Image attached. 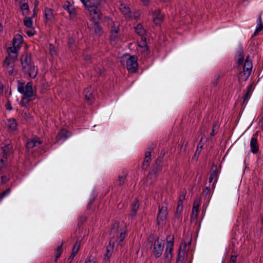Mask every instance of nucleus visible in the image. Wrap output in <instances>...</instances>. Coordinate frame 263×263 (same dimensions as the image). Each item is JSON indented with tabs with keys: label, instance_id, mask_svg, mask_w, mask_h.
I'll use <instances>...</instances> for the list:
<instances>
[{
	"label": "nucleus",
	"instance_id": "obj_1",
	"mask_svg": "<svg viewBox=\"0 0 263 263\" xmlns=\"http://www.w3.org/2000/svg\"><path fill=\"white\" fill-rule=\"evenodd\" d=\"M17 91L23 95L20 103L22 107H26L27 104L35 99L31 82H28L25 86V83L17 81Z\"/></svg>",
	"mask_w": 263,
	"mask_h": 263
},
{
	"label": "nucleus",
	"instance_id": "obj_2",
	"mask_svg": "<svg viewBox=\"0 0 263 263\" xmlns=\"http://www.w3.org/2000/svg\"><path fill=\"white\" fill-rule=\"evenodd\" d=\"M106 4V0H90L88 5V10L91 15H95L98 20H100L102 16L101 11L104 9Z\"/></svg>",
	"mask_w": 263,
	"mask_h": 263
},
{
	"label": "nucleus",
	"instance_id": "obj_3",
	"mask_svg": "<svg viewBox=\"0 0 263 263\" xmlns=\"http://www.w3.org/2000/svg\"><path fill=\"white\" fill-rule=\"evenodd\" d=\"M166 246L164 250L163 257L166 263H171L173 258V249L174 246V236H167L166 238Z\"/></svg>",
	"mask_w": 263,
	"mask_h": 263
},
{
	"label": "nucleus",
	"instance_id": "obj_4",
	"mask_svg": "<svg viewBox=\"0 0 263 263\" xmlns=\"http://www.w3.org/2000/svg\"><path fill=\"white\" fill-rule=\"evenodd\" d=\"M42 142L40 138L35 137L29 140L26 144V148L28 152L33 153L37 151L40 148Z\"/></svg>",
	"mask_w": 263,
	"mask_h": 263
},
{
	"label": "nucleus",
	"instance_id": "obj_5",
	"mask_svg": "<svg viewBox=\"0 0 263 263\" xmlns=\"http://www.w3.org/2000/svg\"><path fill=\"white\" fill-rule=\"evenodd\" d=\"M126 68L130 73L137 72L138 68L137 58L135 55H130L126 60Z\"/></svg>",
	"mask_w": 263,
	"mask_h": 263
},
{
	"label": "nucleus",
	"instance_id": "obj_6",
	"mask_svg": "<svg viewBox=\"0 0 263 263\" xmlns=\"http://www.w3.org/2000/svg\"><path fill=\"white\" fill-rule=\"evenodd\" d=\"M164 250V243L159 240L158 237L153 244V253L156 258H159L162 254Z\"/></svg>",
	"mask_w": 263,
	"mask_h": 263
},
{
	"label": "nucleus",
	"instance_id": "obj_7",
	"mask_svg": "<svg viewBox=\"0 0 263 263\" xmlns=\"http://www.w3.org/2000/svg\"><path fill=\"white\" fill-rule=\"evenodd\" d=\"M22 69L24 74L31 79H34L37 74V67L34 65V63L22 67Z\"/></svg>",
	"mask_w": 263,
	"mask_h": 263
},
{
	"label": "nucleus",
	"instance_id": "obj_8",
	"mask_svg": "<svg viewBox=\"0 0 263 263\" xmlns=\"http://www.w3.org/2000/svg\"><path fill=\"white\" fill-rule=\"evenodd\" d=\"M167 214V209L165 204L158 206V213L157 218V224L160 225L161 222L166 220Z\"/></svg>",
	"mask_w": 263,
	"mask_h": 263
},
{
	"label": "nucleus",
	"instance_id": "obj_9",
	"mask_svg": "<svg viewBox=\"0 0 263 263\" xmlns=\"http://www.w3.org/2000/svg\"><path fill=\"white\" fill-rule=\"evenodd\" d=\"M3 151L2 157L0 159V170H2L5 166V161L7 159L8 155L12 152V146L7 143L5 146L2 147Z\"/></svg>",
	"mask_w": 263,
	"mask_h": 263
},
{
	"label": "nucleus",
	"instance_id": "obj_10",
	"mask_svg": "<svg viewBox=\"0 0 263 263\" xmlns=\"http://www.w3.org/2000/svg\"><path fill=\"white\" fill-rule=\"evenodd\" d=\"M252 69V61L249 59V57H247L243 66V76L244 77V81H246L250 76Z\"/></svg>",
	"mask_w": 263,
	"mask_h": 263
},
{
	"label": "nucleus",
	"instance_id": "obj_11",
	"mask_svg": "<svg viewBox=\"0 0 263 263\" xmlns=\"http://www.w3.org/2000/svg\"><path fill=\"white\" fill-rule=\"evenodd\" d=\"M71 136L70 132L65 129H62L60 130L57 136L55 143L60 142L63 143L65 141L68 137Z\"/></svg>",
	"mask_w": 263,
	"mask_h": 263
},
{
	"label": "nucleus",
	"instance_id": "obj_12",
	"mask_svg": "<svg viewBox=\"0 0 263 263\" xmlns=\"http://www.w3.org/2000/svg\"><path fill=\"white\" fill-rule=\"evenodd\" d=\"M120 24L118 22H114L110 29V40L115 41L118 37Z\"/></svg>",
	"mask_w": 263,
	"mask_h": 263
},
{
	"label": "nucleus",
	"instance_id": "obj_13",
	"mask_svg": "<svg viewBox=\"0 0 263 263\" xmlns=\"http://www.w3.org/2000/svg\"><path fill=\"white\" fill-rule=\"evenodd\" d=\"M65 10L67 11L70 18H74L76 17L77 13L74 6L71 5L70 2L67 1L65 3L63 6Z\"/></svg>",
	"mask_w": 263,
	"mask_h": 263
},
{
	"label": "nucleus",
	"instance_id": "obj_14",
	"mask_svg": "<svg viewBox=\"0 0 263 263\" xmlns=\"http://www.w3.org/2000/svg\"><path fill=\"white\" fill-rule=\"evenodd\" d=\"M153 22L156 25H160L163 18V15L159 9H156L153 12Z\"/></svg>",
	"mask_w": 263,
	"mask_h": 263
},
{
	"label": "nucleus",
	"instance_id": "obj_15",
	"mask_svg": "<svg viewBox=\"0 0 263 263\" xmlns=\"http://www.w3.org/2000/svg\"><path fill=\"white\" fill-rule=\"evenodd\" d=\"M257 134L255 133L251 139L250 146L251 152L253 154H256L259 151V147L257 141Z\"/></svg>",
	"mask_w": 263,
	"mask_h": 263
},
{
	"label": "nucleus",
	"instance_id": "obj_16",
	"mask_svg": "<svg viewBox=\"0 0 263 263\" xmlns=\"http://www.w3.org/2000/svg\"><path fill=\"white\" fill-rule=\"evenodd\" d=\"M33 63H34L32 62L31 59V54L26 52L22 55L21 57V64L22 67Z\"/></svg>",
	"mask_w": 263,
	"mask_h": 263
},
{
	"label": "nucleus",
	"instance_id": "obj_17",
	"mask_svg": "<svg viewBox=\"0 0 263 263\" xmlns=\"http://www.w3.org/2000/svg\"><path fill=\"white\" fill-rule=\"evenodd\" d=\"M218 180V171L216 166H213L212 168L209 180V182L211 183L213 180V183L212 184V188L215 187V184L216 183Z\"/></svg>",
	"mask_w": 263,
	"mask_h": 263
},
{
	"label": "nucleus",
	"instance_id": "obj_18",
	"mask_svg": "<svg viewBox=\"0 0 263 263\" xmlns=\"http://www.w3.org/2000/svg\"><path fill=\"white\" fill-rule=\"evenodd\" d=\"M161 170V165L155 164L153 166L152 172L148 174L147 178H149L151 180H155L157 178L158 172Z\"/></svg>",
	"mask_w": 263,
	"mask_h": 263
},
{
	"label": "nucleus",
	"instance_id": "obj_19",
	"mask_svg": "<svg viewBox=\"0 0 263 263\" xmlns=\"http://www.w3.org/2000/svg\"><path fill=\"white\" fill-rule=\"evenodd\" d=\"M44 15L46 23H52L54 21V16L51 9L45 8L44 10Z\"/></svg>",
	"mask_w": 263,
	"mask_h": 263
},
{
	"label": "nucleus",
	"instance_id": "obj_20",
	"mask_svg": "<svg viewBox=\"0 0 263 263\" xmlns=\"http://www.w3.org/2000/svg\"><path fill=\"white\" fill-rule=\"evenodd\" d=\"M84 95L85 96V99L89 101L88 103L90 104L93 100L92 89L90 86L88 87L84 90Z\"/></svg>",
	"mask_w": 263,
	"mask_h": 263
},
{
	"label": "nucleus",
	"instance_id": "obj_21",
	"mask_svg": "<svg viewBox=\"0 0 263 263\" xmlns=\"http://www.w3.org/2000/svg\"><path fill=\"white\" fill-rule=\"evenodd\" d=\"M114 245L115 242L110 239L108 246L106 247V253L104 254L105 257L109 258L111 256L112 253L114 251Z\"/></svg>",
	"mask_w": 263,
	"mask_h": 263
},
{
	"label": "nucleus",
	"instance_id": "obj_22",
	"mask_svg": "<svg viewBox=\"0 0 263 263\" xmlns=\"http://www.w3.org/2000/svg\"><path fill=\"white\" fill-rule=\"evenodd\" d=\"M199 206V201L198 200H195L191 214L192 218L196 219L197 218L198 215Z\"/></svg>",
	"mask_w": 263,
	"mask_h": 263
},
{
	"label": "nucleus",
	"instance_id": "obj_23",
	"mask_svg": "<svg viewBox=\"0 0 263 263\" xmlns=\"http://www.w3.org/2000/svg\"><path fill=\"white\" fill-rule=\"evenodd\" d=\"M185 252V250L184 249H182L181 247H180L179 248V251L177 255L176 263H183Z\"/></svg>",
	"mask_w": 263,
	"mask_h": 263
},
{
	"label": "nucleus",
	"instance_id": "obj_24",
	"mask_svg": "<svg viewBox=\"0 0 263 263\" xmlns=\"http://www.w3.org/2000/svg\"><path fill=\"white\" fill-rule=\"evenodd\" d=\"M23 41V38L22 35L17 34L13 40L12 44L16 48H20V46L22 44Z\"/></svg>",
	"mask_w": 263,
	"mask_h": 263
},
{
	"label": "nucleus",
	"instance_id": "obj_25",
	"mask_svg": "<svg viewBox=\"0 0 263 263\" xmlns=\"http://www.w3.org/2000/svg\"><path fill=\"white\" fill-rule=\"evenodd\" d=\"M261 13H260L258 20L257 21V25L254 32V35H256L259 32L261 31L263 29V24L261 19Z\"/></svg>",
	"mask_w": 263,
	"mask_h": 263
},
{
	"label": "nucleus",
	"instance_id": "obj_26",
	"mask_svg": "<svg viewBox=\"0 0 263 263\" xmlns=\"http://www.w3.org/2000/svg\"><path fill=\"white\" fill-rule=\"evenodd\" d=\"M136 32L141 37L145 36L146 30L141 24H138L135 28Z\"/></svg>",
	"mask_w": 263,
	"mask_h": 263
},
{
	"label": "nucleus",
	"instance_id": "obj_27",
	"mask_svg": "<svg viewBox=\"0 0 263 263\" xmlns=\"http://www.w3.org/2000/svg\"><path fill=\"white\" fill-rule=\"evenodd\" d=\"M7 125L9 129L12 131L15 130L17 128V123L14 119H8Z\"/></svg>",
	"mask_w": 263,
	"mask_h": 263
},
{
	"label": "nucleus",
	"instance_id": "obj_28",
	"mask_svg": "<svg viewBox=\"0 0 263 263\" xmlns=\"http://www.w3.org/2000/svg\"><path fill=\"white\" fill-rule=\"evenodd\" d=\"M33 17H27V15L25 17L23 20V23L24 25L28 28H31L32 27L33 25Z\"/></svg>",
	"mask_w": 263,
	"mask_h": 263
},
{
	"label": "nucleus",
	"instance_id": "obj_29",
	"mask_svg": "<svg viewBox=\"0 0 263 263\" xmlns=\"http://www.w3.org/2000/svg\"><path fill=\"white\" fill-rule=\"evenodd\" d=\"M92 28L94 30L95 34L97 35L100 36L102 34L103 31L102 28L100 26V24L98 22H95V23L93 24Z\"/></svg>",
	"mask_w": 263,
	"mask_h": 263
},
{
	"label": "nucleus",
	"instance_id": "obj_30",
	"mask_svg": "<svg viewBox=\"0 0 263 263\" xmlns=\"http://www.w3.org/2000/svg\"><path fill=\"white\" fill-rule=\"evenodd\" d=\"M81 240L80 239H77L76 242L74 243L72 249L71 253L76 255L79 251L80 247Z\"/></svg>",
	"mask_w": 263,
	"mask_h": 263
},
{
	"label": "nucleus",
	"instance_id": "obj_31",
	"mask_svg": "<svg viewBox=\"0 0 263 263\" xmlns=\"http://www.w3.org/2000/svg\"><path fill=\"white\" fill-rule=\"evenodd\" d=\"M21 9L22 11L23 15H28L29 13L28 4L26 3L22 4L21 6Z\"/></svg>",
	"mask_w": 263,
	"mask_h": 263
},
{
	"label": "nucleus",
	"instance_id": "obj_32",
	"mask_svg": "<svg viewBox=\"0 0 263 263\" xmlns=\"http://www.w3.org/2000/svg\"><path fill=\"white\" fill-rule=\"evenodd\" d=\"M139 47L144 49V50H148L145 36L141 37V41L139 43Z\"/></svg>",
	"mask_w": 263,
	"mask_h": 263
},
{
	"label": "nucleus",
	"instance_id": "obj_33",
	"mask_svg": "<svg viewBox=\"0 0 263 263\" xmlns=\"http://www.w3.org/2000/svg\"><path fill=\"white\" fill-rule=\"evenodd\" d=\"M62 246H63V242H61V245L59 246L57 249L55 250V259L54 261H57L58 259V258L61 256L62 252Z\"/></svg>",
	"mask_w": 263,
	"mask_h": 263
},
{
	"label": "nucleus",
	"instance_id": "obj_34",
	"mask_svg": "<svg viewBox=\"0 0 263 263\" xmlns=\"http://www.w3.org/2000/svg\"><path fill=\"white\" fill-rule=\"evenodd\" d=\"M15 65V61L11 59L9 57H6L3 62V66L4 67Z\"/></svg>",
	"mask_w": 263,
	"mask_h": 263
},
{
	"label": "nucleus",
	"instance_id": "obj_35",
	"mask_svg": "<svg viewBox=\"0 0 263 263\" xmlns=\"http://www.w3.org/2000/svg\"><path fill=\"white\" fill-rule=\"evenodd\" d=\"M119 228V222L116 221L112 225L111 230H110V234L113 235V236L115 234H116Z\"/></svg>",
	"mask_w": 263,
	"mask_h": 263
},
{
	"label": "nucleus",
	"instance_id": "obj_36",
	"mask_svg": "<svg viewBox=\"0 0 263 263\" xmlns=\"http://www.w3.org/2000/svg\"><path fill=\"white\" fill-rule=\"evenodd\" d=\"M187 145V142L185 140H181L180 142V144L179 145L178 149L180 151V153H182V152H185L186 150V147Z\"/></svg>",
	"mask_w": 263,
	"mask_h": 263
},
{
	"label": "nucleus",
	"instance_id": "obj_37",
	"mask_svg": "<svg viewBox=\"0 0 263 263\" xmlns=\"http://www.w3.org/2000/svg\"><path fill=\"white\" fill-rule=\"evenodd\" d=\"M120 10L124 14L127 15L130 13L129 8L125 4H121L120 5Z\"/></svg>",
	"mask_w": 263,
	"mask_h": 263
},
{
	"label": "nucleus",
	"instance_id": "obj_38",
	"mask_svg": "<svg viewBox=\"0 0 263 263\" xmlns=\"http://www.w3.org/2000/svg\"><path fill=\"white\" fill-rule=\"evenodd\" d=\"M139 206L138 200L137 199H135L131 205V211L137 213L139 209Z\"/></svg>",
	"mask_w": 263,
	"mask_h": 263
},
{
	"label": "nucleus",
	"instance_id": "obj_39",
	"mask_svg": "<svg viewBox=\"0 0 263 263\" xmlns=\"http://www.w3.org/2000/svg\"><path fill=\"white\" fill-rule=\"evenodd\" d=\"M11 193V189L8 188L2 193H0V203L2 200L6 196H8Z\"/></svg>",
	"mask_w": 263,
	"mask_h": 263
},
{
	"label": "nucleus",
	"instance_id": "obj_40",
	"mask_svg": "<svg viewBox=\"0 0 263 263\" xmlns=\"http://www.w3.org/2000/svg\"><path fill=\"white\" fill-rule=\"evenodd\" d=\"M218 129H219L218 124L217 122H215L213 124L212 130L210 134L211 136H213L215 135L217 133L218 131Z\"/></svg>",
	"mask_w": 263,
	"mask_h": 263
},
{
	"label": "nucleus",
	"instance_id": "obj_41",
	"mask_svg": "<svg viewBox=\"0 0 263 263\" xmlns=\"http://www.w3.org/2000/svg\"><path fill=\"white\" fill-rule=\"evenodd\" d=\"M203 143H202V141L201 140L199 142V143L197 145V149L196 150L195 154V156L199 155V154L201 153V149L203 147Z\"/></svg>",
	"mask_w": 263,
	"mask_h": 263
},
{
	"label": "nucleus",
	"instance_id": "obj_42",
	"mask_svg": "<svg viewBox=\"0 0 263 263\" xmlns=\"http://www.w3.org/2000/svg\"><path fill=\"white\" fill-rule=\"evenodd\" d=\"M182 207H181V206H179V204L178 203L176 209V212L175 214V217L179 220L181 219V212L182 211Z\"/></svg>",
	"mask_w": 263,
	"mask_h": 263
},
{
	"label": "nucleus",
	"instance_id": "obj_43",
	"mask_svg": "<svg viewBox=\"0 0 263 263\" xmlns=\"http://www.w3.org/2000/svg\"><path fill=\"white\" fill-rule=\"evenodd\" d=\"M125 179H126L125 175L120 176L119 177V179L118 180V184L119 186H122V185H123L124 183Z\"/></svg>",
	"mask_w": 263,
	"mask_h": 263
},
{
	"label": "nucleus",
	"instance_id": "obj_44",
	"mask_svg": "<svg viewBox=\"0 0 263 263\" xmlns=\"http://www.w3.org/2000/svg\"><path fill=\"white\" fill-rule=\"evenodd\" d=\"M126 233L125 231L120 232L119 237L117 238L119 242H122L124 240L126 237Z\"/></svg>",
	"mask_w": 263,
	"mask_h": 263
},
{
	"label": "nucleus",
	"instance_id": "obj_45",
	"mask_svg": "<svg viewBox=\"0 0 263 263\" xmlns=\"http://www.w3.org/2000/svg\"><path fill=\"white\" fill-rule=\"evenodd\" d=\"M19 49H20L18 48H16V47L13 45L12 47H9L8 49L7 52L8 55H10L13 52H17Z\"/></svg>",
	"mask_w": 263,
	"mask_h": 263
},
{
	"label": "nucleus",
	"instance_id": "obj_46",
	"mask_svg": "<svg viewBox=\"0 0 263 263\" xmlns=\"http://www.w3.org/2000/svg\"><path fill=\"white\" fill-rule=\"evenodd\" d=\"M153 149V148H149L148 149V151L145 153L144 159L151 160V153Z\"/></svg>",
	"mask_w": 263,
	"mask_h": 263
},
{
	"label": "nucleus",
	"instance_id": "obj_47",
	"mask_svg": "<svg viewBox=\"0 0 263 263\" xmlns=\"http://www.w3.org/2000/svg\"><path fill=\"white\" fill-rule=\"evenodd\" d=\"M151 160L144 159V160L143 163V166H142L143 169H144V170H147V168H148V167L149 166V162H151Z\"/></svg>",
	"mask_w": 263,
	"mask_h": 263
},
{
	"label": "nucleus",
	"instance_id": "obj_48",
	"mask_svg": "<svg viewBox=\"0 0 263 263\" xmlns=\"http://www.w3.org/2000/svg\"><path fill=\"white\" fill-rule=\"evenodd\" d=\"M249 91H247L243 95L242 97V100L243 101L242 102V104H246L248 101V97H249Z\"/></svg>",
	"mask_w": 263,
	"mask_h": 263
},
{
	"label": "nucleus",
	"instance_id": "obj_49",
	"mask_svg": "<svg viewBox=\"0 0 263 263\" xmlns=\"http://www.w3.org/2000/svg\"><path fill=\"white\" fill-rule=\"evenodd\" d=\"M14 65H11L4 67L7 71L9 76H11L13 73Z\"/></svg>",
	"mask_w": 263,
	"mask_h": 263
},
{
	"label": "nucleus",
	"instance_id": "obj_50",
	"mask_svg": "<svg viewBox=\"0 0 263 263\" xmlns=\"http://www.w3.org/2000/svg\"><path fill=\"white\" fill-rule=\"evenodd\" d=\"M236 57L237 58L239 57H243V50L242 47H240L238 48L237 52H236Z\"/></svg>",
	"mask_w": 263,
	"mask_h": 263
},
{
	"label": "nucleus",
	"instance_id": "obj_51",
	"mask_svg": "<svg viewBox=\"0 0 263 263\" xmlns=\"http://www.w3.org/2000/svg\"><path fill=\"white\" fill-rule=\"evenodd\" d=\"M9 177H7V176L3 175L1 176V183L2 184L6 183L9 181Z\"/></svg>",
	"mask_w": 263,
	"mask_h": 263
},
{
	"label": "nucleus",
	"instance_id": "obj_52",
	"mask_svg": "<svg viewBox=\"0 0 263 263\" xmlns=\"http://www.w3.org/2000/svg\"><path fill=\"white\" fill-rule=\"evenodd\" d=\"M192 241V238L190 236H188V241H185L183 242V248L185 250V248L187 246H189L191 245Z\"/></svg>",
	"mask_w": 263,
	"mask_h": 263
},
{
	"label": "nucleus",
	"instance_id": "obj_53",
	"mask_svg": "<svg viewBox=\"0 0 263 263\" xmlns=\"http://www.w3.org/2000/svg\"><path fill=\"white\" fill-rule=\"evenodd\" d=\"M8 57H9L10 59L15 61L17 59V52L12 53L10 55H9Z\"/></svg>",
	"mask_w": 263,
	"mask_h": 263
},
{
	"label": "nucleus",
	"instance_id": "obj_54",
	"mask_svg": "<svg viewBox=\"0 0 263 263\" xmlns=\"http://www.w3.org/2000/svg\"><path fill=\"white\" fill-rule=\"evenodd\" d=\"M237 255H232L230 257L229 263H236Z\"/></svg>",
	"mask_w": 263,
	"mask_h": 263
},
{
	"label": "nucleus",
	"instance_id": "obj_55",
	"mask_svg": "<svg viewBox=\"0 0 263 263\" xmlns=\"http://www.w3.org/2000/svg\"><path fill=\"white\" fill-rule=\"evenodd\" d=\"M184 199H185V195L184 194H183L179 197V200L178 202V203L179 204V206H181V207H182V205H183L182 201L183 200H184Z\"/></svg>",
	"mask_w": 263,
	"mask_h": 263
},
{
	"label": "nucleus",
	"instance_id": "obj_56",
	"mask_svg": "<svg viewBox=\"0 0 263 263\" xmlns=\"http://www.w3.org/2000/svg\"><path fill=\"white\" fill-rule=\"evenodd\" d=\"M210 187H206L204 191H203V195L205 197H207L208 195H210Z\"/></svg>",
	"mask_w": 263,
	"mask_h": 263
},
{
	"label": "nucleus",
	"instance_id": "obj_57",
	"mask_svg": "<svg viewBox=\"0 0 263 263\" xmlns=\"http://www.w3.org/2000/svg\"><path fill=\"white\" fill-rule=\"evenodd\" d=\"M6 108L9 110H11L13 109L12 107L11 106V103L9 100H8V101L6 104Z\"/></svg>",
	"mask_w": 263,
	"mask_h": 263
},
{
	"label": "nucleus",
	"instance_id": "obj_58",
	"mask_svg": "<svg viewBox=\"0 0 263 263\" xmlns=\"http://www.w3.org/2000/svg\"><path fill=\"white\" fill-rule=\"evenodd\" d=\"M163 155L162 156H159L156 159V160L155 161V164L160 165V164L162 162V161H163Z\"/></svg>",
	"mask_w": 263,
	"mask_h": 263
},
{
	"label": "nucleus",
	"instance_id": "obj_59",
	"mask_svg": "<svg viewBox=\"0 0 263 263\" xmlns=\"http://www.w3.org/2000/svg\"><path fill=\"white\" fill-rule=\"evenodd\" d=\"M243 61H244V57L238 58L237 63L238 65H240L243 63Z\"/></svg>",
	"mask_w": 263,
	"mask_h": 263
},
{
	"label": "nucleus",
	"instance_id": "obj_60",
	"mask_svg": "<svg viewBox=\"0 0 263 263\" xmlns=\"http://www.w3.org/2000/svg\"><path fill=\"white\" fill-rule=\"evenodd\" d=\"M26 33L29 36H32L34 34V31L33 29L27 30Z\"/></svg>",
	"mask_w": 263,
	"mask_h": 263
},
{
	"label": "nucleus",
	"instance_id": "obj_61",
	"mask_svg": "<svg viewBox=\"0 0 263 263\" xmlns=\"http://www.w3.org/2000/svg\"><path fill=\"white\" fill-rule=\"evenodd\" d=\"M76 255L75 254H73L72 253H71V254L70 255V256H69V257L68 258V261L69 262H71L72 260L73 259V258H74L75 256Z\"/></svg>",
	"mask_w": 263,
	"mask_h": 263
},
{
	"label": "nucleus",
	"instance_id": "obj_62",
	"mask_svg": "<svg viewBox=\"0 0 263 263\" xmlns=\"http://www.w3.org/2000/svg\"><path fill=\"white\" fill-rule=\"evenodd\" d=\"M81 2L83 4L85 7L88 8V5H89V2L90 1L89 0H81Z\"/></svg>",
	"mask_w": 263,
	"mask_h": 263
},
{
	"label": "nucleus",
	"instance_id": "obj_63",
	"mask_svg": "<svg viewBox=\"0 0 263 263\" xmlns=\"http://www.w3.org/2000/svg\"><path fill=\"white\" fill-rule=\"evenodd\" d=\"M136 214H137V213L130 210V212L129 214V217H131V218H133L134 217H136Z\"/></svg>",
	"mask_w": 263,
	"mask_h": 263
},
{
	"label": "nucleus",
	"instance_id": "obj_64",
	"mask_svg": "<svg viewBox=\"0 0 263 263\" xmlns=\"http://www.w3.org/2000/svg\"><path fill=\"white\" fill-rule=\"evenodd\" d=\"M85 263H95L94 261L91 260L90 258L86 259Z\"/></svg>",
	"mask_w": 263,
	"mask_h": 263
}]
</instances>
